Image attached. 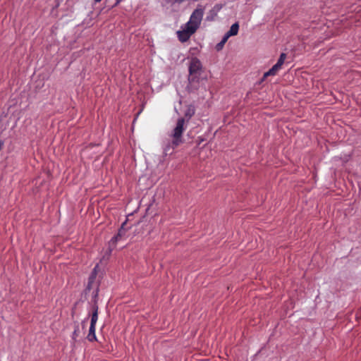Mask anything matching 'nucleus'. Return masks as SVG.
Here are the masks:
<instances>
[{
	"label": "nucleus",
	"mask_w": 361,
	"mask_h": 361,
	"mask_svg": "<svg viewBox=\"0 0 361 361\" xmlns=\"http://www.w3.org/2000/svg\"><path fill=\"white\" fill-rule=\"evenodd\" d=\"M4 143V141L0 140V150L3 148Z\"/></svg>",
	"instance_id": "nucleus-14"
},
{
	"label": "nucleus",
	"mask_w": 361,
	"mask_h": 361,
	"mask_svg": "<svg viewBox=\"0 0 361 361\" xmlns=\"http://www.w3.org/2000/svg\"><path fill=\"white\" fill-rule=\"evenodd\" d=\"M126 224V221H124L123 223H122L121 226H125Z\"/></svg>",
	"instance_id": "nucleus-16"
},
{
	"label": "nucleus",
	"mask_w": 361,
	"mask_h": 361,
	"mask_svg": "<svg viewBox=\"0 0 361 361\" xmlns=\"http://www.w3.org/2000/svg\"><path fill=\"white\" fill-rule=\"evenodd\" d=\"M85 324H86V322H85V320L82 321V329H83L85 328Z\"/></svg>",
	"instance_id": "nucleus-15"
},
{
	"label": "nucleus",
	"mask_w": 361,
	"mask_h": 361,
	"mask_svg": "<svg viewBox=\"0 0 361 361\" xmlns=\"http://www.w3.org/2000/svg\"><path fill=\"white\" fill-rule=\"evenodd\" d=\"M194 113L195 112L193 109H188V111L185 113V116L188 118H190L194 114Z\"/></svg>",
	"instance_id": "nucleus-12"
},
{
	"label": "nucleus",
	"mask_w": 361,
	"mask_h": 361,
	"mask_svg": "<svg viewBox=\"0 0 361 361\" xmlns=\"http://www.w3.org/2000/svg\"><path fill=\"white\" fill-rule=\"evenodd\" d=\"M185 120L184 118L178 119L176 127L173 128L171 135L172 137V148H176L183 142V134L185 130Z\"/></svg>",
	"instance_id": "nucleus-2"
},
{
	"label": "nucleus",
	"mask_w": 361,
	"mask_h": 361,
	"mask_svg": "<svg viewBox=\"0 0 361 361\" xmlns=\"http://www.w3.org/2000/svg\"><path fill=\"white\" fill-rule=\"evenodd\" d=\"M239 25L238 23H235L231 25L230 30L226 32L225 35L228 36L229 38L231 36L236 35L238 32Z\"/></svg>",
	"instance_id": "nucleus-7"
},
{
	"label": "nucleus",
	"mask_w": 361,
	"mask_h": 361,
	"mask_svg": "<svg viewBox=\"0 0 361 361\" xmlns=\"http://www.w3.org/2000/svg\"><path fill=\"white\" fill-rule=\"evenodd\" d=\"M204 16V10L202 8H196L192 13L189 21L185 25L182 30L177 32L178 39L181 42H187L190 37L199 28Z\"/></svg>",
	"instance_id": "nucleus-1"
},
{
	"label": "nucleus",
	"mask_w": 361,
	"mask_h": 361,
	"mask_svg": "<svg viewBox=\"0 0 361 361\" xmlns=\"http://www.w3.org/2000/svg\"><path fill=\"white\" fill-rule=\"evenodd\" d=\"M123 0H116L114 6H118Z\"/></svg>",
	"instance_id": "nucleus-13"
},
{
	"label": "nucleus",
	"mask_w": 361,
	"mask_h": 361,
	"mask_svg": "<svg viewBox=\"0 0 361 361\" xmlns=\"http://www.w3.org/2000/svg\"><path fill=\"white\" fill-rule=\"evenodd\" d=\"M286 59V54L285 53H281L279 59H278L277 63L274 66H273L272 68L269 69L267 72L264 73L263 79L270 75H276L278 73V72L281 69Z\"/></svg>",
	"instance_id": "nucleus-3"
},
{
	"label": "nucleus",
	"mask_w": 361,
	"mask_h": 361,
	"mask_svg": "<svg viewBox=\"0 0 361 361\" xmlns=\"http://www.w3.org/2000/svg\"><path fill=\"white\" fill-rule=\"evenodd\" d=\"M87 338L89 341H94L97 340V337L95 335V326H90L89 329V333L87 334Z\"/></svg>",
	"instance_id": "nucleus-8"
},
{
	"label": "nucleus",
	"mask_w": 361,
	"mask_h": 361,
	"mask_svg": "<svg viewBox=\"0 0 361 361\" xmlns=\"http://www.w3.org/2000/svg\"><path fill=\"white\" fill-rule=\"evenodd\" d=\"M228 39V36H226V35L224 36V37L221 39V41L219 43H218L216 44V49L217 51H219V50H221L223 48V47L224 46L225 43L227 42Z\"/></svg>",
	"instance_id": "nucleus-10"
},
{
	"label": "nucleus",
	"mask_w": 361,
	"mask_h": 361,
	"mask_svg": "<svg viewBox=\"0 0 361 361\" xmlns=\"http://www.w3.org/2000/svg\"><path fill=\"white\" fill-rule=\"evenodd\" d=\"M128 231V227H121L120 228L117 235L116 236H114V238H112V239L109 242V252H111V250L114 249V247L116 245V243L118 240H119L120 239H121L123 236H125V235L126 234Z\"/></svg>",
	"instance_id": "nucleus-4"
},
{
	"label": "nucleus",
	"mask_w": 361,
	"mask_h": 361,
	"mask_svg": "<svg viewBox=\"0 0 361 361\" xmlns=\"http://www.w3.org/2000/svg\"><path fill=\"white\" fill-rule=\"evenodd\" d=\"M80 329H79V326H77L75 328V330H74V331H73V339L74 341H76V340H77V338H78V337H80Z\"/></svg>",
	"instance_id": "nucleus-11"
},
{
	"label": "nucleus",
	"mask_w": 361,
	"mask_h": 361,
	"mask_svg": "<svg viewBox=\"0 0 361 361\" xmlns=\"http://www.w3.org/2000/svg\"><path fill=\"white\" fill-rule=\"evenodd\" d=\"M202 68V63L199 59L197 58L192 59L190 66H189V72L190 75L197 73Z\"/></svg>",
	"instance_id": "nucleus-5"
},
{
	"label": "nucleus",
	"mask_w": 361,
	"mask_h": 361,
	"mask_svg": "<svg viewBox=\"0 0 361 361\" xmlns=\"http://www.w3.org/2000/svg\"><path fill=\"white\" fill-rule=\"evenodd\" d=\"M98 268V265H97L94 269L92 270V273H91V275L90 276V278H89V282H88V285H87V288L88 289H90L92 288V284L93 283V282L94 281L95 279H96V276H97V269Z\"/></svg>",
	"instance_id": "nucleus-9"
},
{
	"label": "nucleus",
	"mask_w": 361,
	"mask_h": 361,
	"mask_svg": "<svg viewBox=\"0 0 361 361\" xmlns=\"http://www.w3.org/2000/svg\"><path fill=\"white\" fill-rule=\"evenodd\" d=\"M101 1H102V0H94V2H95V3H99V2H100Z\"/></svg>",
	"instance_id": "nucleus-17"
},
{
	"label": "nucleus",
	"mask_w": 361,
	"mask_h": 361,
	"mask_svg": "<svg viewBox=\"0 0 361 361\" xmlns=\"http://www.w3.org/2000/svg\"><path fill=\"white\" fill-rule=\"evenodd\" d=\"M93 312L91 317L90 326H95L98 319V306L95 303L92 307Z\"/></svg>",
	"instance_id": "nucleus-6"
}]
</instances>
